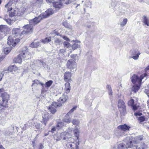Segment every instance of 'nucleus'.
I'll return each instance as SVG.
<instances>
[{
	"instance_id": "1",
	"label": "nucleus",
	"mask_w": 149,
	"mask_h": 149,
	"mask_svg": "<svg viewBox=\"0 0 149 149\" xmlns=\"http://www.w3.org/2000/svg\"><path fill=\"white\" fill-rule=\"evenodd\" d=\"M0 96L2 99V103L0 104V111H2L8 107L10 95L7 93L4 92L1 93Z\"/></svg>"
},
{
	"instance_id": "2",
	"label": "nucleus",
	"mask_w": 149,
	"mask_h": 149,
	"mask_svg": "<svg viewBox=\"0 0 149 149\" xmlns=\"http://www.w3.org/2000/svg\"><path fill=\"white\" fill-rule=\"evenodd\" d=\"M147 75L146 73H140L138 75H133L131 78V81L134 84H141L142 79L145 78Z\"/></svg>"
},
{
	"instance_id": "3",
	"label": "nucleus",
	"mask_w": 149,
	"mask_h": 149,
	"mask_svg": "<svg viewBox=\"0 0 149 149\" xmlns=\"http://www.w3.org/2000/svg\"><path fill=\"white\" fill-rule=\"evenodd\" d=\"M127 141V148H131L132 149H140V147H139V145L135 146V144H137L136 142H133L131 140L130 137H127L125 139V141Z\"/></svg>"
},
{
	"instance_id": "4",
	"label": "nucleus",
	"mask_w": 149,
	"mask_h": 149,
	"mask_svg": "<svg viewBox=\"0 0 149 149\" xmlns=\"http://www.w3.org/2000/svg\"><path fill=\"white\" fill-rule=\"evenodd\" d=\"M66 66L68 68L70 69L71 72H73L76 70V62L72 59L69 60L68 61Z\"/></svg>"
},
{
	"instance_id": "5",
	"label": "nucleus",
	"mask_w": 149,
	"mask_h": 149,
	"mask_svg": "<svg viewBox=\"0 0 149 149\" xmlns=\"http://www.w3.org/2000/svg\"><path fill=\"white\" fill-rule=\"evenodd\" d=\"M130 127L126 125L125 124L124 125H119L118 127V129H120V130H118L115 133L116 134L117 136H120L121 135L120 133L121 132V131L122 130L124 131H127L129 130Z\"/></svg>"
},
{
	"instance_id": "6",
	"label": "nucleus",
	"mask_w": 149,
	"mask_h": 149,
	"mask_svg": "<svg viewBox=\"0 0 149 149\" xmlns=\"http://www.w3.org/2000/svg\"><path fill=\"white\" fill-rule=\"evenodd\" d=\"M33 25H31L29 23V24L26 25L23 27L24 30L21 32V34H24L26 33H31L33 31Z\"/></svg>"
},
{
	"instance_id": "7",
	"label": "nucleus",
	"mask_w": 149,
	"mask_h": 149,
	"mask_svg": "<svg viewBox=\"0 0 149 149\" xmlns=\"http://www.w3.org/2000/svg\"><path fill=\"white\" fill-rule=\"evenodd\" d=\"M79 144L78 141L76 143L74 142H68L66 144L68 149H79Z\"/></svg>"
},
{
	"instance_id": "8",
	"label": "nucleus",
	"mask_w": 149,
	"mask_h": 149,
	"mask_svg": "<svg viewBox=\"0 0 149 149\" xmlns=\"http://www.w3.org/2000/svg\"><path fill=\"white\" fill-rule=\"evenodd\" d=\"M19 39H14L12 36H10L8 38L7 44L8 45H12L13 47H15L17 43L19 41Z\"/></svg>"
},
{
	"instance_id": "9",
	"label": "nucleus",
	"mask_w": 149,
	"mask_h": 149,
	"mask_svg": "<svg viewBox=\"0 0 149 149\" xmlns=\"http://www.w3.org/2000/svg\"><path fill=\"white\" fill-rule=\"evenodd\" d=\"M43 18H44L41 14L38 17H35L33 19L30 20V23L31 25L34 26L39 23Z\"/></svg>"
},
{
	"instance_id": "10",
	"label": "nucleus",
	"mask_w": 149,
	"mask_h": 149,
	"mask_svg": "<svg viewBox=\"0 0 149 149\" xmlns=\"http://www.w3.org/2000/svg\"><path fill=\"white\" fill-rule=\"evenodd\" d=\"M118 106L121 113H124L126 111L125 104L124 102L122 100L118 101Z\"/></svg>"
},
{
	"instance_id": "11",
	"label": "nucleus",
	"mask_w": 149,
	"mask_h": 149,
	"mask_svg": "<svg viewBox=\"0 0 149 149\" xmlns=\"http://www.w3.org/2000/svg\"><path fill=\"white\" fill-rule=\"evenodd\" d=\"M21 30L19 28H14L12 30V34L15 37H19L23 34H21Z\"/></svg>"
},
{
	"instance_id": "12",
	"label": "nucleus",
	"mask_w": 149,
	"mask_h": 149,
	"mask_svg": "<svg viewBox=\"0 0 149 149\" xmlns=\"http://www.w3.org/2000/svg\"><path fill=\"white\" fill-rule=\"evenodd\" d=\"M61 137L63 140H68L71 139V136L68 133L64 132L61 133Z\"/></svg>"
},
{
	"instance_id": "13",
	"label": "nucleus",
	"mask_w": 149,
	"mask_h": 149,
	"mask_svg": "<svg viewBox=\"0 0 149 149\" xmlns=\"http://www.w3.org/2000/svg\"><path fill=\"white\" fill-rule=\"evenodd\" d=\"M54 13V11L51 8H49L45 12L41 14L43 17L46 18L48 16L51 15Z\"/></svg>"
},
{
	"instance_id": "14",
	"label": "nucleus",
	"mask_w": 149,
	"mask_h": 149,
	"mask_svg": "<svg viewBox=\"0 0 149 149\" xmlns=\"http://www.w3.org/2000/svg\"><path fill=\"white\" fill-rule=\"evenodd\" d=\"M21 54H22V56L23 59L24 60L29 59L31 58V55L30 53L27 51L23 52L21 53Z\"/></svg>"
},
{
	"instance_id": "15",
	"label": "nucleus",
	"mask_w": 149,
	"mask_h": 149,
	"mask_svg": "<svg viewBox=\"0 0 149 149\" xmlns=\"http://www.w3.org/2000/svg\"><path fill=\"white\" fill-rule=\"evenodd\" d=\"M71 73L69 72H67L65 73L64 78V80L65 81L68 82L71 81Z\"/></svg>"
},
{
	"instance_id": "16",
	"label": "nucleus",
	"mask_w": 149,
	"mask_h": 149,
	"mask_svg": "<svg viewBox=\"0 0 149 149\" xmlns=\"http://www.w3.org/2000/svg\"><path fill=\"white\" fill-rule=\"evenodd\" d=\"M79 129L80 127L79 125H77L75 126L73 130L74 134L78 139H79L78 136L79 133Z\"/></svg>"
},
{
	"instance_id": "17",
	"label": "nucleus",
	"mask_w": 149,
	"mask_h": 149,
	"mask_svg": "<svg viewBox=\"0 0 149 149\" xmlns=\"http://www.w3.org/2000/svg\"><path fill=\"white\" fill-rule=\"evenodd\" d=\"M65 0H60V2H55L53 3V6L56 8H61L63 5V3L62 2Z\"/></svg>"
},
{
	"instance_id": "18",
	"label": "nucleus",
	"mask_w": 149,
	"mask_h": 149,
	"mask_svg": "<svg viewBox=\"0 0 149 149\" xmlns=\"http://www.w3.org/2000/svg\"><path fill=\"white\" fill-rule=\"evenodd\" d=\"M17 16H21L25 12L26 8L25 7L21 8L19 10L17 9Z\"/></svg>"
},
{
	"instance_id": "19",
	"label": "nucleus",
	"mask_w": 149,
	"mask_h": 149,
	"mask_svg": "<svg viewBox=\"0 0 149 149\" xmlns=\"http://www.w3.org/2000/svg\"><path fill=\"white\" fill-rule=\"evenodd\" d=\"M8 11H9V16L10 17H13L17 15V10L16 9L15 10L12 8V9H10V10Z\"/></svg>"
},
{
	"instance_id": "20",
	"label": "nucleus",
	"mask_w": 149,
	"mask_h": 149,
	"mask_svg": "<svg viewBox=\"0 0 149 149\" xmlns=\"http://www.w3.org/2000/svg\"><path fill=\"white\" fill-rule=\"evenodd\" d=\"M43 118V123H44L45 125H46V122L49 119V114L47 113H46L42 115Z\"/></svg>"
},
{
	"instance_id": "21",
	"label": "nucleus",
	"mask_w": 149,
	"mask_h": 149,
	"mask_svg": "<svg viewBox=\"0 0 149 149\" xmlns=\"http://www.w3.org/2000/svg\"><path fill=\"white\" fill-rule=\"evenodd\" d=\"M54 37H49L46 38H45L41 40V41L44 44L47 43L51 40H53Z\"/></svg>"
},
{
	"instance_id": "22",
	"label": "nucleus",
	"mask_w": 149,
	"mask_h": 149,
	"mask_svg": "<svg viewBox=\"0 0 149 149\" xmlns=\"http://www.w3.org/2000/svg\"><path fill=\"white\" fill-rule=\"evenodd\" d=\"M22 54H21V53L19 55L17 56L14 59V61L16 63H20L22 62Z\"/></svg>"
},
{
	"instance_id": "23",
	"label": "nucleus",
	"mask_w": 149,
	"mask_h": 149,
	"mask_svg": "<svg viewBox=\"0 0 149 149\" xmlns=\"http://www.w3.org/2000/svg\"><path fill=\"white\" fill-rule=\"evenodd\" d=\"M71 87L70 83L67 82L65 84V90L66 93H68L70 91Z\"/></svg>"
},
{
	"instance_id": "24",
	"label": "nucleus",
	"mask_w": 149,
	"mask_h": 149,
	"mask_svg": "<svg viewBox=\"0 0 149 149\" xmlns=\"http://www.w3.org/2000/svg\"><path fill=\"white\" fill-rule=\"evenodd\" d=\"M63 121L64 123L68 124L70 123L71 122V118L69 117V116H67V114L63 119Z\"/></svg>"
},
{
	"instance_id": "25",
	"label": "nucleus",
	"mask_w": 149,
	"mask_h": 149,
	"mask_svg": "<svg viewBox=\"0 0 149 149\" xmlns=\"http://www.w3.org/2000/svg\"><path fill=\"white\" fill-rule=\"evenodd\" d=\"M68 98V96L65 95V94H64L62 97L60 98L58 100V101L61 102L62 103H64L66 101Z\"/></svg>"
},
{
	"instance_id": "26",
	"label": "nucleus",
	"mask_w": 149,
	"mask_h": 149,
	"mask_svg": "<svg viewBox=\"0 0 149 149\" xmlns=\"http://www.w3.org/2000/svg\"><path fill=\"white\" fill-rule=\"evenodd\" d=\"M17 69V67L16 66L14 65H12L8 67V69L7 72L8 71V72H12L13 71H16Z\"/></svg>"
},
{
	"instance_id": "27",
	"label": "nucleus",
	"mask_w": 149,
	"mask_h": 149,
	"mask_svg": "<svg viewBox=\"0 0 149 149\" xmlns=\"http://www.w3.org/2000/svg\"><path fill=\"white\" fill-rule=\"evenodd\" d=\"M132 88V90L135 93L137 92L139 89L141 84H134Z\"/></svg>"
},
{
	"instance_id": "28",
	"label": "nucleus",
	"mask_w": 149,
	"mask_h": 149,
	"mask_svg": "<svg viewBox=\"0 0 149 149\" xmlns=\"http://www.w3.org/2000/svg\"><path fill=\"white\" fill-rule=\"evenodd\" d=\"M140 54L141 53L138 50H137L133 54L135 55L132 56V58L134 60H137L138 59L139 57V56Z\"/></svg>"
},
{
	"instance_id": "29",
	"label": "nucleus",
	"mask_w": 149,
	"mask_h": 149,
	"mask_svg": "<svg viewBox=\"0 0 149 149\" xmlns=\"http://www.w3.org/2000/svg\"><path fill=\"white\" fill-rule=\"evenodd\" d=\"M127 144V142L126 143ZM127 144L125 145V144L123 143L119 144L118 146V149H127L128 148H126Z\"/></svg>"
},
{
	"instance_id": "30",
	"label": "nucleus",
	"mask_w": 149,
	"mask_h": 149,
	"mask_svg": "<svg viewBox=\"0 0 149 149\" xmlns=\"http://www.w3.org/2000/svg\"><path fill=\"white\" fill-rule=\"evenodd\" d=\"M66 125V124L63 122H59L57 123V124L56 127V128L58 130L62 127Z\"/></svg>"
},
{
	"instance_id": "31",
	"label": "nucleus",
	"mask_w": 149,
	"mask_h": 149,
	"mask_svg": "<svg viewBox=\"0 0 149 149\" xmlns=\"http://www.w3.org/2000/svg\"><path fill=\"white\" fill-rule=\"evenodd\" d=\"M13 4L12 1H10L6 5H5V8L7 9L8 10H10V9H12V7H11L12 5Z\"/></svg>"
},
{
	"instance_id": "32",
	"label": "nucleus",
	"mask_w": 149,
	"mask_h": 149,
	"mask_svg": "<svg viewBox=\"0 0 149 149\" xmlns=\"http://www.w3.org/2000/svg\"><path fill=\"white\" fill-rule=\"evenodd\" d=\"M7 29V26L5 25H0V31L2 32H6Z\"/></svg>"
},
{
	"instance_id": "33",
	"label": "nucleus",
	"mask_w": 149,
	"mask_h": 149,
	"mask_svg": "<svg viewBox=\"0 0 149 149\" xmlns=\"http://www.w3.org/2000/svg\"><path fill=\"white\" fill-rule=\"evenodd\" d=\"M40 42H33L31 44L30 46L32 47H37L40 45Z\"/></svg>"
},
{
	"instance_id": "34",
	"label": "nucleus",
	"mask_w": 149,
	"mask_h": 149,
	"mask_svg": "<svg viewBox=\"0 0 149 149\" xmlns=\"http://www.w3.org/2000/svg\"><path fill=\"white\" fill-rule=\"evenodd\" d=\"M63 26H64L66 28L68 29H72V26L69 24L67 22H64L63 23Z\"/></svg>"
},
{
	"instance_id": "35",
	"label": "nucleus",
	"mask_w": 149,
	"mask_h": 149,
	"mask_svg": "<svg viewBox=\"0 0 149 149\" xmlns=\"http://www.w3.org/2000/svg\"><path fill=\"white\" fill-rule=\"evenodd\" d=\"M48 109L52 113L54 114L56 111L55 108L52 106H50L48 107Z\"/></svg>"
},
{
	"instance_id": "36",
	"label": "nucleus",
	"mask_w": 149,
	"mask_h": 149,
	"mask_svg": "<svg viewBox=\"0 0 149 149\" xmlns=\"http://www.w3.org/2000/svg\"><path fill=\"white\" fill-rule=\"evenodd\" d=\"M143 17V23H144L145 25H146L147 26H149V21L148 19L145 16H144Z\"/></svg>"
},
{
	"instance_id": "37",
	"label": "nucleus",
	"mask_w": 149,
	"mask_h": 149,
	"mask_svg": "<svg viewBox=\"0 0 149 149\" xmlns=\"http://www.w3.org/2000/svg\"><path fill=\"white\" fill-rule=\"evenodd\" d=\"M11 49L12 48L11 47H6L4 49V53L5 54H7L10 52Z\"/></svg>"
},
{
	"instance_id": "38",
	"label": "nucleus",
	"mask_w": 149,
	"mask_h": 149,
	"mask_svg": "<svg viewBox=\"0 0 149 149\" xmlns=\"http://www.w3.org/2000/svg\"><path fill=\"white\" fill-rule=\"evenodd\" d=\"M127 18H124L123 20V21L121 22L120 23V24L121 27L124 26L127 24Z\"/></svg>"
},
{
	"instance_id": "39",
	"label": "nucleus",
	"mask_w": 149,
	"mask_h": 149,
	"mask_svg": "<svg viewBox=\"0 0 149 149\" xmlns=\"http://www.w3.org/2000/svg\"><path fill=\"white\" fill-rule=\"evenodd\" d=\"M61 104L58 102H54L52 103L51 106H53V107L55 108L57 107H59L61 106Z\"/></svg>"
},
{
	"instance_id": "40",
	"label": "nucleus",
	"mask_w": 149,
	"mask_h": 149,
	"mask_svg": "<svg viewBox=\"0 0 149 149\" xmlns=\"http://www.w3.org/2000/svg\"><path fill=\"white\" fill-rule=\"evenodd\" d=\"M32 120H30L28 122V123L26 124L24 126H25V129L29 128L30 127V126L32 125Z\"/></svg>"
},
{
	"instance_id": "41",
	"label": "nucleus",
	"mask_w": 149,
	"mask_h": 149,
	"mask_svg": "<svg viewBox=\"0 0 149 149\" xmlns=\"http://www.w3.org/2000/svg\"><path fill=\"white\" fill-rule=\"evenodd\" d=\"M54 39V43L56 45H59L61 42V41L59 39L57 38H53V40Z\"/></svg>"
},
{
	"instance_id": "42",
	"label": "nucleus",
	"mask_w": 149,
	"mask_h": 149,
	"mask_svg": "<svg viewBox=\"0 0 149 149\" xmlns=\"http://www.w3.org/2000/svg\"><path fill=\"white\" fill-rule=\"evenodd\" d=\"M53 81L52 80H49L45 83V87L47 88L49 87L53 83Z\"/></svg>"
},
{
	"instance_id": "43",
	"label": "nucleus",
	"mask_w": 149,
	"mask_h": 149,
	"mask_svg": "<svg viewBox=\"0 0 149 149\" xmlns=\"http://www.w3.org/2000/svg\"><path fill=\"white\" fill-rule=\"evenodd\" d=\"M72 123L74 125H79V121L76 119H74L72 121Z\"/></svg>"
},
{
	"instance_id": "44",
	"label": "nucleus",
	"mask_w": 149,
	"mask_h": 149,
	"mask_svg": "<svg viewBox=\"0 0 149 149\" xmlns=\"http://www.w3.org/2000/svg\"><path fill=\"white\" fill-rule=\"evenodd\" d=\"M138 145L140 147V149H145L146 148V145L144 143H141Z\"/></svg>"
},
{
	"instance_id": "45",
	"label": "nucleus",
	"mask_w": 149,
	"mask_h": 149,
	"mask_svg": "<svg viewBox=\"0 0 149 149\" xmlns=\"http://www.w3.org/2000/svg\"><path fill=\"white\" fill-rule=\"evenodd\" d=\"M33 84L34 83H36L37 84H40L42 86L44 85V83L41 82L38 80H34V81H33Z\"/></svg>"
},
{
	"instance_id": "46",
	"label": "nucleus",
	"mask_w": 149,
	"mask_h": 149,
	"mask_svg": "<svg viewBox=\"0 0 149 149\" xmlns=\"http://www.w3.org/2000/svg\"><path fill=\"white\" fill-rule=\"evenodd\" d=\"M79 45L78 44L76 43L74 44L72 46V48L73 50H74L76 49H77V48H78L79 47Z\"/></svg>"
},
{
	"instance_id": "47",
	"label": "nucleus",
	"mask_w": 149,
	"mask_h": 149,
	"mask_svg": "<svg viewBox=\"0 0 149 149\" xmlns=\"http://www.w3.org/2000/svg\"><path fill=\"white\" fill-rule=\"evenodd\" d=\"M43 87L42 88L41 90V93L42 94H43L45 93L47 91V88H45L44 86H42Z\"/></svg>"
},
{
	"instance_id": "48",
	"label": "nucleus",
	"mask_w": 149,
	"mask_h": 149,
	"mask_svg": "<svg viewBox=\"0 0 149 149\" xmlns=\"http://www.w3.org/2000/svg\"><path fill=\"white\" fill-rule=\"evenodd\" d=\"M76 107H74L71 109L67 114V116H70V115L76 109Z\"/></svg>"
},
{
	"instance_id": "49",
	"label": "nucleus",
	"mask_w": 149,
	"mask_h": 149,
	"mask_svg": "<svg viewBox=\"0 0 149 149\" xmlns=\"http://www.w3.org/2000/svg\"><path fill=\"white\" fill-rule=\"evenodd\" d=\"M134 100L133 99H132L128 102V104L129 106H132L134 105Z\"/></svg>"
},
{
	"instance_id": "50",
	"label": "nucleus",
	"mask_w": 149,
	"mask_h": 149,
	"mask_svg": "<svg viewBox=\"0 0 149 149\" xmlns=\"http://www.w3.org/2000/svg\"><path fill=\"white\" fill-rule=\"evenodd\" d=\"M63 45L65 47H68L70 46V44L68 42H65L63 43Z\"/></svg>"
},
{
	"instance_id": "51",
	"label": "nucleus",
	"mask_w": 149,
	"mask_h": 149,
	"mask_svg": "<svg viewBox=\"0 0 149 149\" xmlns=\"http://www.w3.org/2000/svg\"><path fill=\"white\" fill-rule=\"evenodd\" d=\"M54 138L57 141H59L61 139H62V138H61V134L60 135H59L58 136V135H56L54 136Z\"/></svg>"
},
{
	"instance_id": "52",
	"label": "nucleus",
	"mask_w": 149,
	"mask_h": 149,
	"mask_svg": "<svg viewBox=\"0 0 149 149\" xmlns=\"http://www.w3.org/2000/svg\"><path fill=\"white\" fill-rule=\"evenodd\" d=\"M4 19L9 24H11V20L13 21V19H6V18H4Z\"/></svg>"
},
{
	"instance_id": "53",
	"label": "nucleus",
	"mask_w": 149,
	"mask_h": 149,
	"mask_svg": "<svg viewBox=\"0 0 149 149\" xmlns=\"http://www.w3.org/2000/svg\"><path fill=\"white\" fill-rule=\"evenodd\" d=\"M70 57L71 58L74 59V60H76L78 58V56L77 54H72L70 56Z\"/></svg>"
},
{
	"instance_id": "54",
	"label": "nucleus",
	"mask_w": 149,
	"mask_h": 149,
	"mask_svg": "<svg viewBox=\"0 0 149 149\" xmlns=\"http://www.w3.org/2000/svg\"><path fill=\"white\" fill-rule=\"evenodd\" d=\"M39 62V63L40 64H41L43 66H44L46 65V63L43 60H40L38 61Z\"/></svg>"
},
{
	"instance_id": "55",
	"label": "nucleus",
	"mask_w": 149,
	"mask_h": 149,
	"mask_svg": "<svg viewBox=\"0 0 149 149\" xmlns=\"http://www.w3.org/2000/svg\"><path fill=\"white\" fill-rule=\"evenodd\" d=\"M33 0V3H36V4H38L40 3H41L42 1V0Z\"/></svg>"
},
{
	"instance_id": "56",
	"label": "nucleus",
	"mask_w": 149,
	"mask_h": 149,
	"mask_svg": "<svg viewBox=\"0 0 149 149\" xmlns=\"http://www.w3.org/2000/svg\"><path fill=\"white\" fill-rule=\"evenodd\" d=\"M145 118L143 116L140 117L139 118V120L140 122H143L145 120Z\"/></svg>"
},
{
	"instance_id": "57",
	"label": "nucleus",
	"mask_w": 149,
	"mask_h": 149,
	"mask_svg": "<svg viewBox=\"0 0 149 149\" xmlns=\"http://www.w3.org/2000/svg\"><path fill=\"white\" fill-rule=\"evenodd\" d=\"M132 108L134 110H136L139 107L138 106H136V105H133L132 106Z\"/></svg>"
},
{
	"instance_id": "58",
	"label": "nucleus",
	"mask_w": 149,
	"mask_h": 149,
	"mask_svg": "<svg viewBox=\"0 0 149 149\" xmlns=\"http://www.w3.org/2000/svg\"><path fill=\"white\" fill-rule=\"evenodd\" d=\"M35 126L37 129H39L40 128V124L39 123H36L35 125Z\"/></svg>"
},
{
	"instance_id": "59",
	"label": "nucleus",
	"mask_w": 149,
	"mask_h": 149,
	"mask_svg": "<svg viewBox=\"0 0 149 149\" xmlns=\"http://www.w3.org/2000/svg\"><path fill=\"white\" fill-rule=\"evenodd\" d=\"M146 71V73L148 74V72L149 73V65L148 67H147L145 69Z\"/></svg>"
},
{
	"instance_id": "60",
	"label": "nucleus",
	"mask_w": 149,
	"mask_h": 149,
	"mask_svg": "<svg viewBox=\"0 0 149 149\" xmlns=\"http://www.w3.org/2000/svg\"><path fill=\"white\" fill-rule=\"evenodd\" d=\"M63 38L65 40L67 41H70V39L68 38L67 37H66V36H63Z\"/></svg>"
},
{
	"instance_id": "61",
	"label": "nucleus",
	"mask_w": 149,
	"mask_h": 149,
	"mask_svg": "<svg viewBox=\"0 0 149 149\" xmlns=\"http://www.w3.org/2000/svg\"><path fill=\"white\" fill-rule=\"evenodd\" d=\"M65 52V50L63 49H61L59 51V52L60 53H63Z\"/></svg>"
},
{
	"instance_id": "62",
	"label": "nucleus",
	"mask_w": 149,
	"mask_h": 149,
	"mask_svg": "<svg viewBox=\"0 0 149 149\" xmlns=\"http://www.w3.org/2000/svg\"><path fill=\"white\" fill-rule=\"evenodd\" d=\"M143 139V137L141 136H139L137 138V140L141 141Z\"/></svg>"
},
{
	"instance_id": "63",
	"label": "nucleus",
	"mask_w": 149,
	"mask_h": 149,
	"mask_svg": "<svg viewBox=\"0 0 149 149\" xmlns=\"http://www.w3.org/2000/svg\"><path fill=\"white\" fill-rule=\"evenodd\" d=\"M5 90L3 88H0V93L1 94L2 93H3V92H4Z\"/></svg>"
},
{
	"instance_id": "64",
	"label": "nucleus",
	"mask_w": 149,
	"mask_h": 149,
	"mask_svg": "<svg viewBox=\"0 0 149 149\" xmlns=\"http://www.w3.org/2000/svg\"><path fill=\"white\" fill-rule=\"evenodd\" d=\"M44 148V146L43 145L40 143V147H39V149H42Z\"/></svg>"
}]
</instances>
